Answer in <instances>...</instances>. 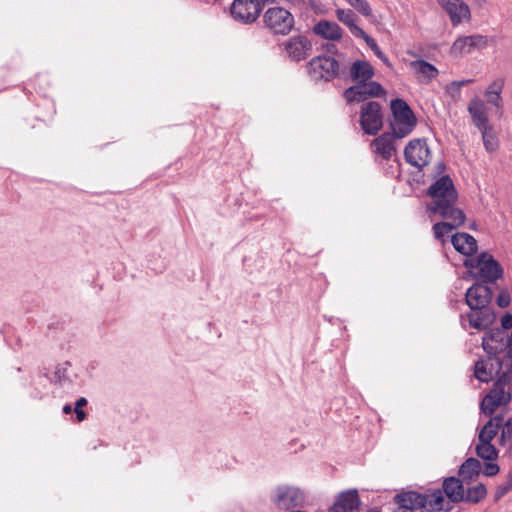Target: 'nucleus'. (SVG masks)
I'll return each instance as SVG.
<instances>
[{
    "instance_id": "f257e3e1",
    "label": "nucleus",
    "mask_w": 512,
    "mask_h": 512,
    "mask_svg": "<svg viewBox=\"0 0 512 512\" xmlns=\"http://www.w3.org/2000/svg\"><path fill=\"white\" fill-rule=\"evenodd\" d=\"M482 347L488 356L498 357L506 348L507 360L505 361V371L495 381L493 388L482 399L480 410L482 413L490 416L500 406L507 405L511 400V381H512V333L508 335L506 331L499 328L487 331L482 339Z\"/></svg>"
},
{
    "instance_id": "f03ea898",
    "label": "nucleus",
    "mask_w": 512,
    "mask_h": 512,
    "mask_svg": "<svg viewBox=\"0 0 512 512\" xmlns=\"http://www.w3.org/2000/svg\"><path fill=\"white\" fill-rule=\"evenodd\" d=\"M502 421V415H495L480 429L478 434V444L475 447L476 454L481 459L489 461L483 467L482 472L485 476H495L499 473L498 464L493 462L498 457V451L491 444V441L498 434Z\"/></svg>"
},
{
    "instance_id": "7ed1b4c3",
    "label": "nucleus",
    "mask_w": 512,
    "mask_h": 512,
    "mask_svg": "<svg viewBox=\"0 0 512 512\" xmlns=\"http://www.w3.org/2000/svg\"><path fill=\"white\" fill-rule=\"evenodd\" d=\"M431 202L428 204L430 212H444L460 210L455 206L458 193L450 176L443 175L436 179L428 188Z\"/></svg>"
},
{
    "instance_id": "20e7f679",
    "label": "nucleus",
    "mask_w": 512,
    "mask_h": 512,
    "mask_svg": "<svg viewBox=\"0 0 512 512\" xmlns=\"http://www.w3.org/2000/svg\"><path fill=\"white\" fill-rule=\"evenodd\" d=\"M390 109L392 117L390 127L398 139L408 136L415 128L417 120L407 102L396 98L391 101Z\"/></svg>"
},
{
    "instance_id": "39448f33",
    "label": "nucleus",
    "mask_w": 512,
    "mask_h": 512,
    "mask_svg": "<svg viewBox=\"0 0 512 512\" xmlns=\"http://www.w3.org/2000/svg\"><path fill=\"white\" fill-rule=\"evenodd\" d=\"M464 266L469 270H477V276L481 278L485 284L495 282L503 275V269L500 264L489 253H481L476 257L467 258Z\"/></svg>"
},
{
    "instance_id": "423d86ee",
    "label": "nucleus",
    "mask_w": 512,
    "mask_h": 512,
    "mask_svg": "<svg viewBox=\"0 0 512 512\" xmlns=\"http://www.w3.org/2000/svg\"><path fill=\"white\" fill-rule=\"evenodd\" d=\"M270 499L277 508L288 510L303 506L306 501V493L297 486L282 484L272 490Z\"/></svg>"
},
{
    "instance_id": "0eeeda50",
    "label": "nucleus",
    "mask_w": 512,
    "mask_h": 512,
    "mask_svg": "<svg viewBox=\"0 0 512 512\" xmlns=\"http://www.w3.org/2000/svg\"><path fill=\"white\" fill-rule=\"evenodd\" d=\"M263 21L267 29L281 35L288 34L294 25L292 14L282 7L269 8L264 13Z\"/></svg>"
},
{
    "instance_id": "6e6552de",
    "label": "nucleus",
    "mask_w": 512,
    "mask_h": 512,
    "mask_svg": "<svg viewBox=\"0 0 512 512\" xmlns=\"http://www.w3.org/2000/svg\"><path fill=\"white\" fill-rule=\"evenodd\" d=\"M307 71L313 80L330 81L339 75V63L332 57L317 56L310 60Z\"/></svg>"
},
{
    "instance_id": "1a4fd4ad",
    "label": "nucleus",
    "mask_w": 512,
    "mask_h": 512,
    "mask_svg": "<svg viewBox=\"0 0 512 512\" xmlns=\"http://www.w3.org/2000/svg\"><path fill=\"white\" fill-rule=\"evenodd\" d=\"M262 10L259 0H234L230 7L232 18L242 24H251L257 20Z\"/></svg>"
},
{
    "instance_id": "9d476101",
    "label": "nucleus",
    "mask_w": 512,
    "mask_h": 512,
    "mask_svg": "<svg viewBox=\"0 0 512 512\" xmlns=\"http://www.w3.org/2000/svg\"><path fill=\"white\" fill-rule=\"evenodd\" d=\"M360 124L366 134L378 133L383 125L381 106L378 102L370 101L361 107Z\"/></svg>"
},
{
    "instance_id": "9b49d317",
    "label": "nucleus",
    "mask_w": 512,
    "mask_h": 512,
    "mask_svg": "<svg viewBox=\"0 0 512 512\" xmlns=\"http://www.w3.org/2000/svg\"><path fill=\"white\" fill-rule=\"evenodd\" d=\"M443 218L445 221L438 222L433 225V231L436 239L444 240L449 233L461 226L466 219V216L462 210H450L444 212H432Z\"/></svg>"
},
{
    "instance_id": "f8f14e48",
    "label": "nucleus",
    "mask_w": 512,
    "mask_h": 512,
    "mask_svg": "<svg viewBox=\"0 0 512 512\" xmlns=\"http://www.w3.org/2000/svg\"><path fill=\"white\" fill-rule=\"evenodd\" d=\"M384 93L383 87L376 81L370 83H358L344 91L347 103H360L371 97H379Z\"/></svg>"
},
{
    "instance_id": "ddd939ff",
    "label": "nucleus",
    "mask_w": 512,
    "mask_h": 512,
    "mask_svg": "<svg viewBox=\"0 0 512 512\" xmlns=\"http://www.w3.org/2000/svg\"><path fill=\"white\" fill-rule=\"evenodd\" d=\"M496 315L492 308L470 309V312L464 316L461 315V326L467 330V327L482 331L488 329L495 321Z\"/></svg>"
},
{
    "instance_id": "4468645a",
    "label": "nucleus",
    "mask_w": 512,
    "mask_h": 512,
    "mask_svg": "<svg viewBox=\"0 0 512 512\" xmlns=\"http://www.w3.org/2000/svg\"><path fill=\"white\" fill-rule=\"evenodd\" d=\"M503 371H505V362H502L499 357L480 358L474 366L475 377L486 383L494 377L497 380Z\"/></svg>"
},
{
    "instance_id": "2eb2a0df",
    "label": "nucleus",
    "mask_w": 512,
    "mask_h": 512,
    "mask_svg": "<svg viewBox=\"0 0 512 512\" xmlns=\"http://www.w3.org/2000/svg\"><path fill=\"white\" fill-rule=\"evenodd\" d=\"M404 157L410 165L423 168L429 163L431 153L425 140L413 139L406 145Z\"/></svg>"
},
{
    "instance_id": "dca6fc26",
    "label": "nucleus",
    "mask_w": 512,
    "mask_h": 512,
    "mask_svg": "<svg viewBox=\"0 0 512 512\" xmlns=\"http://www.w3.org/2000/svg\"><path fill=\"white\" fill-rule=\"evenodd\" d=\"M492 291L487 284L475 283L466 294L465 301L470 309L491 308Z\"/></svg>"
},
{
    "instance_id": "f3484780",
    "label": "nucleus",
    "mask_w": 512,
    "mask_h": 512,
    "mask_svg": "<svg viewBox=\"0 0 512 512\" xmlns=\"http://www.w3.org/2000/svg\"><path fill=\"white\" fill-rule=\"evenodd\" d=\"M284 47L288 57L296 62L305 59L312 51L311 42L302 35L289 38Z\"/></svg>"
},
{
    "instance_id": "a211bd4d",
    "label": "nucleus",
    "mask_w": 512,
    "mask_h": 512,
    "mask_svg": "<svg viewBox=\"0 0 512 512\" xmlns=\"http://www.w3.org/2000/svg\"><path fill=\"white\" fill-rule=\"evenodd\" d=\"M487 40L482 35H469L456 39L451 47V53L455 56L471 53L475 49L486 47Z\"/></svg>"
},
{
    "instance_id": "6ab92c4d",
    "label": "nucleus",
    "mask_w": 512,
    "mask_h": 512,
    "mask_svg": "<svg viewBox=\"0 0 512 512\" xmlns=\"http://www.w3.org/2000/svg\"><path fill=\"white\" fill-rule=\"evenodd\" d=\"M396 139L398 138L393 132L383 133L372 141L371 147L373 152L383 160H390L396 152L394 144Z\"/></svg>"
},
{
    "instance_id": "aec40b11",
    "label": "nucleus",
    "mask_w": 512,
    "mask_h": 512,
    "mask_svg": "<svg viewBox=\"0 0 512 512\" xmlns=\"http://www.w3.org/2000/svg\"><path fill=\"white\" fill-rule=\"evenodd\" d=\"M360 505L358 491L349 489L339 493L329 512H353Z\"/></svg>"
},
{
    "instance_id": "412c9836",
    "label": "nucleus",
    "mask_w": 512,
    "mask_h": 512,
    "mask_svg": "<svg viewBox=\"0 0 512 512\" xmlns=\"http://www.w3.org/2000/svg\"><path fill=\"white\" fill-rule=\"evenodd\" d=\"M444 10L448 13L453 25L460 24L470 17L468 5L463 0H438Z\"/></svg>"
},
{
    "instance_id": "4be33fe9",
    "label": "nucleus",
    "mask_w": 512,
    "mask_h": 512,
    "mask_svg": "<svg viewBox=\"0 0 512 512\" xmlns=\"http://www.w3.org/2000/svg\"><path fill=\"white\" fill-rule=\"evenodd\" d=\"M467 110L471 116L472 123L478 130L485 129V127L491 125L487 115V105L483 100L477 97L472 98L469 101Z\"/></svg>"
},
{
    "instance_id": "5701e85b",
    "label": "nucleus",
    "mask_w": 512,
    "mask_h": 512,
    "mask_svg": "<svg viewBox=\"0 0 512 512\" xmlns=\"http://www.w3.org/2000/svg\"><path fill=\"white\" fill-rule=\"evenodd\" d=\"M375 74L373 66L365 60L354 61L349 68V79L355 84L370 83Z\"/></svg>"
},
{
    "instance_id": "b1692460",
    "label": "nucleus",
    "mask_w": 512,
    "mask_h": 512,
    "mask_svg": "<svg viewBox=\"0 0 512 512\" xmlns=\"http://www.w3.org/2000/svg\"><path fill=\"white\" fill-rule=\"evenodd\" d=\"M424 495L425 506H423V512L449 511L452 507V503L440 489Z\"/></svg>"
},
{
    "instance_id": "393cba45",
    "label": "nucleus",
    "mask_w": 512,
    "mask_h": 512,
    "mask_svg": "<svg viewBox=\"0 0 512 512\" xmlns=\"http://www.w3.org/2000/svg\"><path fill=\"white\" fill-rule=\"evenodd\" d=\"M451 242L455 250L465 256H472L477 251V241L468 233L454 234Z\"/></svg>"
},
{
    "instance_id": "a878e982",
    "label": "nucleus",
    "mask_w": 512,
    "mask_h": 512,
    "mask_svg": "<svg viewBox=\"0 0 512 512\" xmlns=\"http://www.w3.org/2000/svg\"><path fill=\"white\" fill-rule=\"evenodd\" d=\"M395 500L397 505L403 507L407 506V509L413 512L416 509H420L423 511V506H425V495L415 491H408L403 492L401 494H397L395 496Z\"/></svg>"
},
{
    "instance_id": "bb28decb",
    "label": "nucleus",
    "mask_w": 512,
    "mask_h": 512,
    "mask_svg": "<svg viewBox=\"0 0 512 512\" xmlns=\"http://www.w3.org/2000/svg\"><path fill=\"white\" fill-rule=\"evenodd\" d=\"M314 32L328 40L336 41L342 37L341 27L335 23L327 20H321L314 26Z\"/></svg>"
},
{
    "instance_id": "cd10ccee",
    "label": "nucleus",
    "mask_w": 512,
    "mask_h": 512,
    "mask_svg": "<svg viewBox=\"0 0 512 512\" xmlns=\"http://www.w3.org/2000/svg\"><path fill=\"white\" fill-rule=\"evenodd\" d=\"M442 492L451 503L464 500L463 485L461 481L455 477H450L444 481Z\"/></svg>"
},
{
    "instance_id": "c85d7f7f",
    "label": "nucleus",
    "mask_w": 512,
    "mask_h": 512,
    "mask_svg": "<svg viewBox=\"0 0 512 512\" xmlns=\"http://www.w3.org/2000/svg\"><path fill=\"white\" fill-rule=\"evenodd\" d=\"M413 71L421 76L425 81L429 82L438 76V69L431 63L418 59L410 63Z\"/></svg>"
},
{
    "instance_id": "c756f323",
    "label": "nucleus",
    "mask_w": 512,
    "mask_h": 512,
    "mask_svg": "<svg viewBox=\"0 0 512 512\" xmlns=\"http://www.w3.org/2000/svg\"><path fill=\"white\" fill-rule=\"evenodd\" d=\"M481 463L476 458H468L459 469V476L463 481L471 482L479 476L481 472Z\"/></svg>"
},
{
    "instance_id": "7c9ffc66",
    "label": "nucleus",
    "mask_w": 512,
    "mask_h": 512,
    "mask_svg": "<svg viewBox=\"0 0 512 512\" xmlns=\"http://www.w3.org/2000/svg\"><path fill=\"white\" fill-rule=\"evenodd\" d=\"M337 19L349 28V31L353 36L362 33V28L357 25V16L350 9H337Z\"/></svg>"
},
{
    "instance_id": "2f4dec72",
    "label": "nucleus",
    "mask_w": 512,
    "mask_h": 512,
    "mask_svg": "<svg viewBox=\"0 0 512 512\" xmlns=\"http://www.w3.org/2000/svg\"><path fill=\"white\" fill-rule=\"evenodd\" d=\"M503 88L502 80H495L485 91L487 103L493 105L497 110L502 109L501 92Z\"/></svg>"
},
{
    "instance_id": "473e14b6",
    "label": "nucleus",
    "mask_w": 512,
    "mask_h": 512,
    "mask_svg": "<svg viewBox=\"0 0 512 512\" xmlns=\"http://www.w3.org/2000/svg\"><path fill=\"white\" fill-rule=\"evenodd\" d=\"M486 151L494 152L499 147V140L492 125L479 130Z\"/></svg>"
},
{
    "instance_id": "72a5a7b5",
    "label": "nucleus",
    "mask_w": 512,
    "mask_h": 512,
    "mask_svg": "<svg viewBox=\"0 0 512 512\" xmlns=\"http://www.w3.org/2000/svg\"><path fill=\"white\" fill-rule=\"evenodd\" d=\"M69 367H70L69 362H64V363L58 364L55 367V370L52 373V375L48 376V379L50 380V382L55 383V384H60V385H64L66 382H70V378L68 375Z\"/></svg>"
},
{
    "instance_id": "f704fd0d",
    "label": "nucleus",
    "mask_w": 512,
    "mask_h": 512,
    "mask_svg": "<svg viewBox=\"0 0 512 512\" xmlns=\"http://www.w3.org/2000/svg\"><path fill=\"white\" fill-rule=\"evenodd\" d=\"M501 435L499 439V444L505 447L508 451L512 450V417L508 418L506 421H502V425L500 427Z\"/></svg>"
},
{
    "instance_id": "c9c22d12",
    "label": "nucleus",
    "mask_w": 512,
    "mask_h": 512,
    "mask_svg": "<svg viewBox=\"0 0 512 512\" xmlns=\"http://www.w3.org/2000/svg\"><path fill=\"white\" fill-rule=\"evenodd\" d=\"M487 495V489L485 485L478 484L476 486L468 488L466 493H464V501L470 503H478Z\"/></svg>"
},
{
    "instance_id": "e433bc0d",
    "label": "nucleus",
    "mask_w": 512,
    "mask_h": 512,
    "mask_svg": "<svg viewBox=\"0 0 512 512\" xmlns=\"http://www.w3.org/2000/svg\"><path fill=\"white\" fill-rule=\"evenodd\" d=\"M346 2L363 16L369 17L372 15V9L367 0H346Z\"/></svg>"
},
{
    "instance_id": "4c0bfd02",
    "label": "nucleus",
    "mask_w": 512,
    "mask_h": 512,
    "mask_svg": "<svg viewBox=\"0 0 512 512\" xmlns=\"http://www.w3.org/2000/svg\"><path fill=\"white\" fill-rule=\"evenodd\" d=\"M512 489V469L508 472L506 476L505 483L499 485L495 491V500L501 499Z\"/></svg>"
},
{
    "instance_id": "58836bf2",
    "label": "nucleus",
    "mask_w": 512,
    "mask_h": 512,
    "mask_svg": "<svg viewBox=\"0 0 512 512\" xmlns=\"http://www.w3.org/2000/svg\"><path fill=\"white\" fill-rule=\"evenodd\" d=\"M445 93L454 101L461 98V87L456 81H452L445 86Z\"/></svg>"
},
{
    "instance_id": "ea45409f",
    "label": "nucleus",
    "mask_w": 512,
    "mask_h": 512,
    "mask_svg": "<svg viewBox=\"0 0 512 512\" xmlns=\"http://www.w3.org/2000/svg\"><path fill=\"white\" fill-rule=\"evenodd\" d=\"M87 405V399L85 397H80L75 402L74 412L76 414V418L78 422H82L86 418V413L82 410V407Z\"/></svg>"
},
{
    "instance_id": "a19ab883",
    "label": "nucleus",
    "mask_w": 512,
    "mask_h": 512,
    "mask_svg": "<svg viewBox=\"0 0 512 512\" xmlns=\"http://www.w3.org/2000/svg\"><path fill=\"white\" fill-rule=\"evenodd\" d=\"M355 37L363 39L365 41V43L368 45V47L374 53H376L378 50H380V48H379L378 44L376 43V41L371 36H369L365 31L362 30V33L361 34H357Z\"/></svg>"
},
{
    "instance_id": "79ce46f5",
    "label": "nucleus",
    "mask_w": 512,
    "mask_h": 512,
    "mask_svg": "<svg viewBox=\"0 0 512 512\" xmlns=\"http://www.w3.org/2000/svg\"><path fill=\"white\" fill-rule=\"evenodd\" d=\"M496 302H497L498 306L501 308L507 307L510 303L509 293L506 291L500 292L499 295L497 296Z\"/></svg>"
},
{
    "instance_id": "37998d69",
    "label": "nucleus",
    "mask_w": 512,
    "mask_h": 512,
    "mask_svg": "<svg viewBox=\"0 0 512 512\" xmlns=\"http://www.w3.org/2000/svg\"><path fill=\"white\" fill-rule=\"evenodd\" d=\"M286 1L289 2L291 5H293L294 7L299 8L300 10L308 8L312 3V0H286Z\"/></svg>"
},
{
    "instance_id": "c03bdc74",
    "label": "nucleus",
    "mask_w": 512,
    "mask_h": 512,
    "mask_svg": "<svg viewBox=\"0 0 512 512\" xmlns=\"http://www.w3.org/2000/svg\"><path fill=\"white\" fill-rule=\"evenodd\" d=\"M501 327L503 331L512 328V315L510 313H506L501 318Z\"/></svg>"
},
{
    "instance_id": "a18cd8bd",
    "label": "nucleus",
    "mask_w": 512,
    "mask_h": 512,
    "mask_svg": "<svg viewBox=\"0 0 512 512\" xmlns=\"http://www.w3.org/2000/svg\"><path fill=\"white\" fill-rule=\"evenodd\" d=\"M383 63H385L387 66H391V63L389 62V59L387 56L382 52V50H378L376 53H374Z\"/></svg>"
},
{
    "instance_id": "49530a36",
    "label": "nucleus",
    "mask_w": 512,
    "mask_h": 512,
    "mask_svg": "<svg viewBox=\"0 0 512 512\" xmlns=\"http://www.w3.org/2000/svg\"><path fill=\"white\" fill-rule=\"evenodd\" d=\"M62 411L64 414H70L72 411H74V409H72V406L70 404H66L63 406Z\"/></svg>"
},
{
    "instance_id": "de8ad7c7",
    "label": "nucleus",
    "mask_w": 512,
    "mask_h": 512,
    "mask_svg": "<svg viewBox=\"0 0 512 512\" xmlns=\"http://www.w3.org/2000/svg\"><path fill=\"white\" fill-rule=\"evenodd\" d=\"M459 86L462 88L464 85H467V84H470L473 82V79H464V80H460V81H456Z\"/></svg>"
},
{
    "instance_id": "09e8293b",
    "label": "nucleus",
    "mask_w": 512,
    "mask_h": 512,
    "mask_svg": "<svg viewBox=\"0 0 512 512\" xmlns=\"http://www.w3.org/2000/svg\"><path fill=\"white\" fill-rule=\"evenodd\" d=\"M393 512H413L406 507L398 505L397 508Z\"/></svg>"
},
{
    "instance_id": "8fccbe9b",
    "label": "nucleus",
    "mask_w": 512,
    "mask_h": 512,
    "mask_svg": "<svg viewBox=\"0 0 512 512\" xmlns=\"http://www.w3.org/2000/svg\"><path fill=\"white\" fill-rule=\"evenodd\" d=\"M261 2H262L263 4H266V3H273V2H274V0H261Z\"/></svg>"
},
{
    "instance_id": "3c124183",
    "label": "nucleus",
    "mask_w": 512,
    "mask_h": 512,
    "mask_svg": "<svg viewBox=\"0 0 512 512\" xmlns=\"http://www.w3.org/2000/svg\"><path fill=\"white\" fill-rule=\"evenodd\" d=\"M331 48H335V45H330L328 51H331Z\"/></svg>"
}]
</instances>
